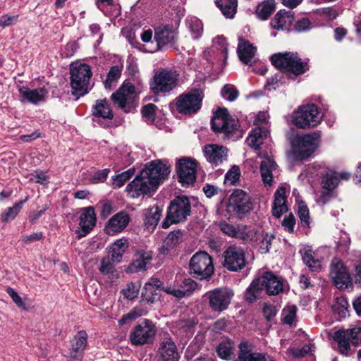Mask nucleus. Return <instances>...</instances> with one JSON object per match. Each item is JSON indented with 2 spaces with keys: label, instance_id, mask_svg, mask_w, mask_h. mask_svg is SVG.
<instances>
[{
  "label": "nucleus",
  "instance_id": "nucleus-1",
  "mask_svg": "<svg viewBox=\"0 0 361 361\" xmlns=\"http://www.w3.org/2000/svg\"><path fill=\"white\" fill-rule=\"evenodd\" d=\"M170 165L161 160L152 161L146 164L139 175L126 186V191L133 198L149 193L169 174Z\"/></svg>",
  "mask_w": 361,
  "mask_h": 361
},
{
  "label": "nucleus",
  "instance_id": "nucleus-2",
  "mask_svg": "<svg viewBox=\"0 0 361 361\" xmlns=\"http://www.w3.org/2000/svg\"><path fill=\"white\" fill-rule=\"evenodd\" d=\"M318 133H306L295 137L292 141L290 158L294 161H303L309 158L319 145Z\"/></svg>",
  "mask_w": 361,
  "mask_h": 361
},
{
  "label": "nucleus",
  "instance_id": "nucleus-3",
  "mask_svg": "<svg viewBox=\"0 0 361 361\" xmlns=\"http://www.w3.org/2000/svg\"><path fill=\"white\" fill-rule=\"evenodd\" d=\"M70 74L73 94L80 97L87 94L90 90V80L92 75L90 66L80 62L72 63Z\"/></svg>",
  "mask_w": 361,
  "mask_h": 361
},
{
  "label": "nucleus",
  "instance_id": "nucleus-4",
  "mask_svg": "<svg viewBox=\"0 0 361 361\" xmlns=\"http://www.w3.org/2000/svg\"><path fill=\"white\" fill-rule=\"evenodd\" d=\"M271 63L278 69L302 75L309 70L308 61H302L297 52H283L273 54Z\"/></svg>",
  "mask_w": 361,
  "mask_h": 361
},
{
  "label": "nucleus",
  "instance_id": "nucleus-5",
  "mask_svg": "<svg viewBox=\"0 0 361 361\" xmlns=\"http://www.w3.org/2000/svg\"><path fill=\"white\" fill-rule=\"evenodd\" d=\"M323 114L317 105L309 104L302 105L291 115V122L298 128H314L320 123Z\"/></svg>",
  "mask_w": 361,
  "mask_h": 361
},
{
  "label": "nucleus",
  "instance_id": "nucleus-6",
  "mask_svg": "<svg viewBox=\"0 0 361 361\" xmlns=\"http://www.w3.org/2000/svg\"><path fill=\"white\" fill-rule=\"evenodd\" d=\"M214 271L212 257L207 252L200 251L192 255L189 263V272L192 276L200 280H207Z\"/></svg>",
  "mask_w": 361,
  "mask_h": 361
},
{
  "label": "nucleus",
  "instance_id": "nucleus-7",
  "mask_svg": "<svg viewBox=\"0 0 361 361\" xmlns=\"http://www.w3.org/2000/svg\"><path fill=\"white\" fill-rule=\"evenodd\" d=\"M191 207L189 200L185 196H178L171 201L168 214L162 222V228H168L172 224L183 221L190 216Z\"/></svg>",
  "mask_w": 361,
  "mask_h": 361
},
{
  "label": "nucleus",
  "instance_id": "nucleus-8",
  "mask_svg": "<svg viewBox=\"0 0 361 361\" xmlns=\"http://www.w3.org/2000/svg\"><path fill=\"white\" fill-rule=\"evenodd\" d=\"M157 331L155 324L152 321L145 319L132 329L129 336L130 341L136 346L152 344Z\"/></svg>",
  "mask_w": 361,
  "mask_h": 361
},
{
  "label": "nucleus",
  "instance_id": "nucleus-9",
  "mask_svg": "<svg viewBox=\"0 0 361 361\" xmlns=\"http://www.w3.org/2000/svg\"><path fill=\"white\" fill-rule=\"evenodd\" d=\"M329 277L334 285L340 290L353 288L351 274L343 262L337 257L331 262Z\"/></svg>",
  "mask_w": 361,
  "mask_h": 361
},
{
  "label": "nucleus",
  "instance_id": "nucleus-10",
  "mask_svg": "<svg viewBox=\"0 0 361 361\" xmlns=\"http://www.w3.org/2000/svg\"><path fill=\"white\" fill-rule=\"evenodd\" d=\"M234 295L233 291L228 288H218L207 292L204 297L209 302L210 309L221 313L227 310Z\"/></svg>",
  "mask_w": 361,
  "mask_h": 361
},
{
  "label": "nucleus",
  "instance_id": "nucleus-11",
  "mask_svg": "<svg viewBox=\"0 0 361 361\" xmlns=\"http://www.w3.org/2000/svg\"><path fill=\"white\" fill-rule=\"evenodd\" d=\"M178 75L173 70L163 69L156 73L150 84L152 90L156 94L171 92L176 87Z\"/></svg>",
  "mask_w": 361,
  "mask_h": 361
},
{
  "label": "nucleus",
  "instance_id": "nucleus-12",
  "mask_svg": "<svg viewBox=\"0 0 361 361\" xmlns=\"http://www.w3.org/2000/svg\"><path fill=\"white\" fill-rule=\"evenodd\" d=\"M202 98V92L200 90L183 94L176 99L177 111L185 115L195 114L200 109Z\"/></svg>",
  "mask_w": 361,
  "mask_h": 361
},
{
  "label": "nucleus",
  "instance_id": "nucleus-13",
  "mask_svg": "<svg viewBox=\"0 0 361 361\" xmlns=\"http://www.w3.org/2000/svg\"><path fill=\"white\" fill-rule=\"evenodd\" d=\"M212 128L216 132L229 135L238 131V121L229 115L226 109H219L212 119Z\"/></svg>",
  "mask_w": 361,
  "mask_h": 361
},
{
  "label": "nucleus",
  "instance_id": "nucleus-14",
  "mask_svg": "<svg viewBox=\"0 0 361 361\" xmlns=\"http://www.w3.org/2000/svg\"><path fill=\"white\" fill-rule=\"evenodd\" d=\"M219 228L224 234L246 242L256 241L259 239V231L250 229L245 226H235L224 221L219 224Z\"/></svg>",
  "mask_w": 361,
  "mask_h": 361
},
{
  "label": "nucleus",
  "instance_id": "nucleus-15",
  "mask_svg": "<svg viewBox=\"0 0 361 361\" xmlns=\"http://www.w3.org/2000/svg\"><path fill=\"white\" fill-rule=\"evenodd\" d=\"M223 265L232 271H238L245 267L244 250L235 245L228 247L224 252Z\"/></svg>",
  "mask_w": 361,
  "mask_h": 361
},
{
  "label": "nucleus",
  "instance_id": "nucleus-16",
  "mask_svg": "<svg viewBox=\"0 0 361 361\" xmlns=\"http://www.w3.org/2000/svg\"><path fill=\"white\" fill-rule=\"evenodd\" d=\"M176 171L183 186L192 185L196 180L197 163L190 158H182L176 164Z\"/></svg>",
  "mask_w": 361,
  "mask_h": 361
},
{
  "label": "nucleus",
  "instance_id": "nucleus-17",
  "mask_svg": "<svg viewBox=\"0 0 361 361\" xmlns=\"http://www.w3.org/2000/svg\"><path fill=\"white\" fill-rule=\"evenodd\" d=\"M135 87L130 82H125L111 95L114 104H117L126 112L130 111L135 100Z\"/></svg>",
  "mask_w": 361,
  "mask_h": 361
},
{
  "label": "nucleus",
  "instance_id": "nucleus-18",
  "mask_svg": "<svg viewBox=\"0 0 361 361\" xmlns=\"http://www.w3.org/2000/svg\"><path fill=\"white\" fill-rule=\"evenodd\" d=\"M97 216L93 207L82 208L80 212L78 227L75 233L78 238L85 237L95 226Z\"/></svg>",
  "mask_w": 361,
  "mask_h": 361
},
{
  "label": "nucleus",
  "instance_id": "nucleus-19",
  "mask_svg": "<svg viewBox=\"0 0 361 361\" xmlns=\"http://www.w3.org/2000/svg\"><path fill=\"white\" fill-rule=\"evenodd\" d=\"M256 279L260 287L265 290L268 295H276L283 290V281L271 272H265Z\"/></svg>",
  "mask_w": 361,
  "mask_h": 361
},
{
  "label": "nucleus",
  "instance_id": "nucleus-20",
  "mask_svg": "<svg viewBox=\"0 0 361 361\" xmlns=\"http://www.w3.org/2000/svg\"><path fill=\"white\" fill-rule=\"evenodd\" d=\"M204 154L207 161L216 167L227 160L228 149L222 145H207L204 148Z\"/></svg>",
  "mask_w": 361,
  "mask_h": 361
},
{
  "label": "nucleus",
  "instance_id": "nucleus-21",
  "mask_svg": "<svg viewBox=\"0 0 361 361\" xmlns=\"http://www.w3.org/2000/svg\"><path fill=\"white\" fill-rule=\"evenodd\" d=\"M299 252L302 256L303 262L310 271L317 272L322 269V258L318 255L317 252L313 250L312 246L302 244L300 246Z\"/></svg>",
  "mask_w": 361,
  "mask_h": 361
},
{
  "label": "nucleus",
  "instance_id": "nucleus-22",
  "mask_svg": "<svg viewBox=\"0 0 361 361\" xmlns=\"http://www.w3.org/2000/svg\"><path fill=\"white\" fill-rule=\"evenodd\" d=\"M130 216L126 212H120L109 219L104 227L108 235H114L122 232L128 226Z\"/></svg>",
  "mask_w": 361,
  "mask_h": 361
},
{
  "label": "nucleus",
  "instance_id": "nucleus-23",
  "mask_svg": "<svg viewBox=\"0 0 361 361\" xmlns=\"http://www.w3.org/2000/svg\"><path fill=\"white\" fill-rule=\"evenodd\" d=\"M153 258L152 251L147 249H139L135 251L131 264L128 267L127 271L136 273L147 269Z\"/></svg>",
  "mask_w": 361,
  "mask_h": 361
},
{
  "label": "nucleus",
  "instance_id": "nucleus-24",
  "mask_svg": "<svg viewBox=\"0 0 361 361\" xmlns=\"http://www.w3.org/2000/svg\"><path fill=\"white\" fill-rule=\"evenodd\" d=\"M93 121L102 126L103 121H111L114 118V113L111 103L106 99H98L92 106Z\"/></svg>",
  "mask_w": 361,
  "mask_h": 361
},
{
  "label": "nucleus",
  "instance_id": "nucleus-25",
  "mask_svg": "<svg viewBox=\"0 0 361 361\" xmlns=\"http://www.w3.org/2000/svg\"><path fill=\"white\" fill-rule=\"evenodd\" d=\"M157 361H178L179 356L175 343L171 338L163 339L157 351Z\"/></svg>",
  "mask_w": 361,
  "mask_h": 361
},
{
  "label": "nucleus",
  "instance_id": "nucleus-26",
  "mask_svg": "<svg viewBox=\"0 0 361 361\" xmlns=\"http://www.w3.org/2000/svg\"><path fill=\"white\" fill-rule=\"evenodd\" d=\"M176 39V32L174 29L168 25L160 26L155 30L154 39L157 42V47L154 51L164 46L172 45Z\"/></svg>",
  "mask_w": 361,
  "mask_h": 361
},
{
  "label": "nucleus",
  "instance_id": "nucleus-27",
  "mask_svg": "<svg viewBox=\"0 0 361 361\" xmlns=\"http://www.w3.org/2000/svg\"><path fill=\"white\" fill-rule=\"evenodd\" d=\"M234 361H274L265 353H252L247 342H241L239 345L238 357Z\"/></svg>",
  "mask_w": 361,
  "mask_h": 361
},
{
  "label": "nucleus",
  "instance_id": "nucleus-28",
  "mask_svg": "<svg viewBox=\"0 0 361 361\" xmlns=\"http://www.w3.org/2000/svg\"><path fill=\"white\" fill-rule=\"evenodd\" d=\"M259 157L260 161V174L265 187H271L273 183V171L276 170L275 161L268 156Z\"/></svg>",
  "mask_w": 361,
  "mask_h": 361
},
{
  "label": "nucleus",
  "instance_id": "nucleus-29",
  "mask_svg": "<svg viewBox=\"0 0 361 361\" xmlns=\"http://www.w3.org/2000/svg\"><path fill=\"white\" fill-rule=\"evenodd\" d=\"M294 21L293 12L280 10L270 21L271 27L277 30H288Z\"/></svg>",
  "mask_w": 361,
  "mask_h": 361
},
{
  "label": "nucleus",
  "instance_id": "nucleus-30",
  "mask_svg": "<svg viewBox=\"0 0 361 361\" xmlns=\"http://www.w3.org/2000/svg\"><path fill=\"white\" fill-rule=\"evenodd\" d=\"M163 283L156 277H152L144 286L142 297L148 302L152 303L158 298Z\"/></svg>",
  "mask_w": 361,
  "mask_h": 361
},
{
  "label": "nucleus",
  "instance_id": "nucleus-31",
  "mask_svg": "<svg viewBox=\"0 0 361 361\" xmlns=\"http://www.w3.org/2000/svg\"><path fill=\"white\" fill-rule=\"evenodd\" d=\"M287 210L286 188L284 185H281L275 192L272 213L275 217L280 218Z\"/></svg>",
  "mask_w": 361,
  "mask_h": 361
},
{
  "label": "nucleus",
  "instance_id": "nucleus-32",
  "mask_svg": "<svg viewBox=\"0 0 361 361\" xmlns=\"http://www.w3.org/2000/svg\"><path fill=\"white\" fill-rule=\"evenodd\" d=\"M256 53V47H255L248 41L239 39L238 46V54L240 60L245 63L249 64L252 62Z\"/></svg>",
  "mask_w": 361,
  "mask_h": 361
},
{
  "label": "nucleus",
  "instance_id": "nucleus-33",
  "mask_svg": "<svg viewBox=\"0 0 361 361\" xmlns=\"http://www.w3.org/2000/svg\"><path fill=\"white\" fill-rule=\"evenodd\" d=\"M161 211L157 206L145 210V226L149 232H153L160 220Z\"/></svg>",
  "mask_w": 361,
  "mask_h": 361
},
{
  "label": "nucleus",
  "instance_id": "nucleus-34",
  "mask_svg": "<svg viewBox=\"0 0 361 361\" xmlns=\"http://www.w3.org/2000/svg\"><path fill=\"white\" fill-rule=\"evenodd\" d=\"M129 243L126 238H120L116 240L109 247V253L112 259L117 262L121 261L123 254L128 250Z\"/></svg>",
  "mask_w": 361,
  "mask_h": 361
},
{
  "label": "nucleus",
  "instance_id": "nucleus-35",
  "mask_svg": "<svg viewBox=\"0 0 361 361\" xmlns=\"http://www.w3.org/2000/svg\"><path fill=\"white\" fill-rule=\"evenodd\" d=\"M350 174L348 173L338 174L336 172H330L324 177L322 180V187L328 191L334 190L338 185L340 179H348Z\"/></svg>",
  "mask_w": 361,
  "mask_h": 361
},
{
  "label": "nucleus",
  "instance_id": "nucleus-36",
  "mask_svg": "<svg viewBox=\"0 0 361 361\" xmlns=\"http://www.w3.org/2000/svg\"><path fill=\"white\" fill-rule=\"evenodd\" d=\"M334 339L338 343L339 352L343 355H350L351 341L348 338V332H345L343 329L338 330L335 332Z\"/></svg>",
  "mask_w": 361,
  "mask_h": 361
},
{
  "label": "nucleus",
  "instance_id": "nucleus-37",
  "mask_svg": "<svg viewBox=\"0 0 361 361\" xmlns=\"http://www.w3.org/2000/svg\"><path fill=\"white\" fill-rule=\"evenodd\" d=\"M268 130L264 128H256L252 130L248 137L247 142L251 147L257 149L263 143L264 138L268 135Z\"/></svg>",
  "mask_w": 361,
  "mask_h": 361
},
{
  "label": "nucleus",
  "instance_id": "nucleus-38",
  "mask_svg": "<svg viewBox=\"0 0 361 361\" xmlns=\"http://www.w3.org/2000/svg\"><path fill=\"white\" fill-rule=\"evenodd\" d=\"M275 9V1L266 0L257 5L256 7L255 13L259 19L262 20H266L272 14Z\"/></svg>",
  "mask_w": 361,
  "mask_h": 361
},
{
  "label": "nucleus",
  "instance_id": "nucleus-39",
  "mask_svg": "<svg viewBox=\"0 0 361 361\" xmlns=\"http://www.w3.org/2000/svg\"><path fill=\"white\" fill-rule=\"evenodd\" d=\"M215 4L226 18L234 17L237 9V0H216Z\"/></svg>",
  "mask_w": 361,
  "mask_h": 361
},
{
  "label": "nucleus",
  "instance_id": "nucleus-40",
  "mask_svg": "<svg viewBox=\"0 0 361 361\" xmlns=\"http://www.w3.org/2000/svg\"><path fill=\"white\" fill-rule=\"evenodd\" d=\"M47 93V90L44 87L35 90H24V99H26L30 103L37 104L45 100Z\"/></svg>",
  "mask_w": 361,
  "mask_h": 361
},
{
  "label": "nucleus",
  "instance_id": "nucleus-41",
  "mask_svg": "<svg viewBox=\"0 0 361 361\" xmlns=\"http://www.w3.org/2000/svg\"><path fill=\"white\" fill-rule=\"evenodd\" d=\"M249 195L242 190H235L231 195L230 201L239 210H244L249 202Z\"/></svg>",
  "mask_w": 361,
  "mask_h": 361
},
{
  "label": "nucleus",
  "instance_id": "nucleus-42",
  "mask_svg": "<svg viewBox=\"0 0 361 361\" xmlns=\"http://www.w3.org/2000/svg\"><path fill=\"white\" fill-rule=\"evenodd\" d=\"M181 235L182 233L179 231L171 232L164 241L163 245L160 249L161 252L164 254L173 249L179 243Z\"/></svg>",
  "mask_w": 361,
  "mask_h": 361
},
{
  "label": "nucleus",
  "instance_id": "nucleus-43",
  "mask_svg": "<svg viewBox=\"0 0 361 361\" xmlns=\"http://www.w3.org/2000/svg\"><path fill=\"white\" fill-rule=\"evenodd\" d=\"M234 345L231 341L222 342L216 347V351L219 357L231 360L234 357Z\"/></svg>",
  "mask_w": 361,
  "mask_h": 361
},
{
  "label": "nucleus",
  "instance_id": "nucleus-44",
  "mask_svg": "<svg viewBox=\"0 0 361 361\" xmlns=\"http://www.w3.org/2000/svg\"><path fill=\"white\" fill-rule=\"evenodd\" d=\"M188 27L191 32L192 38L198 39L202 35L203 25L200 20L196 17H191L187 20Z\"/></svg>",
  "mask_w": 361,
  "mask_h": 361
},
{
  "label": "nucleus",
  "instance_id": "nucleus-45",
  "mask_svg": "<svg viewBox=\"0 0 361 361\" xmlns=\"http://www.w3.org/2000/svg\"><path fill=\"white\" fill-rule=\"evenodd\" d=\"M262 290L263 289L260 287L255 279L246 290L245 294L246 301L253 302L259 296Z\"/></svg>",
  "mask_w": 361,
  "mask_h": 361
},
{
  "label": "nucleus",
  "instance_id": "nucleus-46",
  "mask_svg": "<svg viewBox=\"0 0 361 361\" xmlns=\"http://www.w3.org/2000/svg\"><path fill=\"white\" fill-rule=\"evenodd\" d=\"M87 343V334L85 331H80L73 338L71 348L84 353Z\"/></svg>",
  "mask_w": 361,
  "mask_h": 361
},
{
  "label": "nucleus",
  "instance_id": "nucleus-47",
  "mask_svg": "<svg viewBox=\"0 0 361 361\" xmlns=\"http://www.w3.org/2000/svg\"><path fill=\"white\" fill-rule=\"evenodd\" d=\"M332 308L334 312L341 318L345 317L348 314V303L344 297L336 298Z\"/></svg>",
  "mask_w": 361,
  "mask_h": 361
},
{
  "label": "nucleus",
  "instance_id": "nucleus-48",
  "mask_svg": "<svg viewBox=\"0 0 361 361\" xmlns=\"http://www.w3.org/2000/svg\"><path fill=\"white\" fill-rule=\"evenodd\" d=\"M135 173L134 167L128 169L112 178V184L114 188H121L128 180Z\"/></svg>",
  "mask_w": 361,
  "mask_h": 361
},
{
  "label": "nucleus",
  "instance_id": "nucleus-49",
  "mask_svg": "<svg viewBox=\"0 0 361 361\" xmlns=\"http://www.w3.org/2000/svg\"><path fill=\"white\" fill-rule=\"evenodd\" d=\"M298 214L300 219L301 226L303 228H309L310 227L309 209L303 202H300L298 204Z\"/></svg>",
  "mask_w": 361,
  "mask_h": 361
},
{
  "label": "nucleus",
  "instance_id": "nucleus-50",
  "mask_svg": "<svg viewBox=\"0 0 361 361\" xmlns=\"http://www.w3.org/2000/svg\"><path fill=\"white\" fill-rule=\"evenodd\" d=\"M147 312V310L141 307H134L129 313L123 316L118 322L119 325L125 324L128 320H134L140 317L146 315Z\"/></svg>",
  "mask_w": 361,
  "mask_h": 361
},
{
  "label": "nucleus",
  "instance_id": "nucleus-51",
  "mask_svg": "<svg viewBox=\"0 0 361 361\" xmlns=\"http://www.w3.org/2000/svg\"><path fill=\"white\" fill-rule=\"evenodd\" d=\"M197 288V283L194 280L188 278L183 281L179 290L183 294V298L190 296Z\"/></svg>",
  "mask_w": 361,
  "mask_h": 361
},
{
  "label": "nucleus",
  "instance_id": "nucleus-52",
  "mask_svg": "<svg viewBox=\"0 0 361 361\" xmlns=\"http://www.w3.org/2000/svg\"><path fill=\"white\" fill-rule=\"evenodd\" d=\"M121 74V68L118 66H114L109 70L106 79L104 82V86L107 89H111L113 84L120 78Z\"/></svg>",
  "mask_w": 361,
  "mask_h": 361
},
{
  "label": "nucleus",
  "instance_id": "nucleus-53",
  "mask_svg": "<svg viewBox=\"0 0 361 361\" xmlns=\"http://www.w3.org/2000/svg\"><path fill=\"white\" fill-rule=\"evenodd\" d=\"M23 202L20 201L16 203L13 207L8 208L1 214V221L3 222H8L13 220L21 209V204Z\"/></svg>",
  "mask_w": 361,
  "mask_h": 361
},
{
  "label": "nucleus",
  "instance_id": "nucleus-54",
  "mask_svg": "<svg viewBox=\"0 0 361 361\" xmlns=\"http://www.w3.org/2000/svg\"><path fill=\"white\" fill-rule=\"evenodd\" d=\"M221 94L224 99L233 102L238 98L239 92L233 85L227 84L222 88Z\"/></svg>",
  "mask_w": 361,
  "mask_h": 361
},
{
  "label": "nucleus",
  "instance_id": "nucleus-55",
  "mask_svg": "<svg viewBox=\"0 0 361 361\" xmlns=\"http://www.w3.org/2000/svg\"><path fill=\"white\" fill-rule=\"evenodd\" d=\"M324 167L319 164H313L308 166L301 173L309 178H314L323 174Z\"/></svg>",
  "mask_w": 361,
  "mask_h": 361
},
{
  "label": "nucleus",
  "instance_id": "nucleus-56",
  "mask_svg": "<svg viewBox=\"0 0 361 361\" xmlns=\"http://www.w3.org/2000/svg\"><path fill=\"white\" fill-rule=\"evenodd\" d=\"M240 169L237 166H233L225 175V183L235 185L240 178Z\"/></svg>",
  "mask_w": 361,
  "mask_h": 361
},
{
  "label": "nucleus",
  "instance_id": "nucleus-57",
  "mask_svg": "<svg viewBox=\"0 0 361 361\" xmlns=\"http://www.w3.org/2000/svg\"><path fill=\"white\" fill-rule=\"evenodd\" d=\"M156 109L157 106L153 104H148L142 108V117L147 123H152L154 121Z\"/></svg>",
  "mask_w": 361,
  "mask_h": 361
},
{
  "label": "nucleus",
  "instance_id": "nucleus-58",
  "mask_svg": "<svg viewBox=\"0 0 361 361\" xmlns=\"http://www.w3.org/2000/svg\"><path fill=\"white\" fill-rule=\"evenodd\" d=\"M297 307L295 305L287 306L283 311V322L287 324H293L295 322Z\"/></svg>",
  "mask_w": 361,
  "mask_h": 361
},
{
  "label": "nucleus",
  "instance_id": "nucleus-59",
  "mask_svg": "<svg viewBox=\"0 0 361 361\" xmlns=\"http://www.w3.org/2000/svg\"><path fill=\"white\" fill-rule=\"evenodd\" d=\"M348 332V338L353 345H357L361 343V327H353L348 329H343Z\"/></svg>",
  "mask_w": 361,
  "mask_h": 361
},
{
  "label": "nucleus",
  "instance_id": "nucleus-60",
  "mask_svg": "<svg viewBox=\"0 0 361 361\" xmlns=\"http://www.w3.org/2000/svg\"><path fill=\"white\" fill-rule=\"evenodd\" d=\"M114 262L116 261L112 259L111 257V258H104L101 262V266L99 267L100 272L103 274L111 273L114 267Z\"/></svg>",
  "mask_w": 361,
  "mask_h": 361
},
{
  "label": "nucleus",
  "instance_id": "nucleus-61",
  "mask_svg": "<svg viewBox=\"0 0 361 361\" xmlns=\"http://www.w3.org/2000/svg\"><path fill=\"white\" fill-rule=\"evenodd\" d=\"M123 293L126 298L133 300L138 295L139 286L133 283H129L127 285L126 288L123 290Z\"/></svg>",
  "mask_w": 361,
  "mask_h": 361
},
{
  "label": "nucleus",
  "instance_id": "nucleus-62",
  "mask_svg": "<svg viewBox=\"0 0 361 361\" xmlns=\"http://www.w3.org/2000/svg\"><path fill=\"white\" fill-rule=\"evenodd\" d=\"M262 239L259 243V250L262 253H267L269 250V247L274 236L268 233H262Z\"/></svg>",
  "mask_w": 361,
  "mask_h": 361
},
{
  "label": "nucleus",
  "instance_id": "nucleus-63",
  "mask_svg": "<svg viewBox=\"0 0 361 361\" xmlns=\"http://www.w3.org/2000/svg\"><path fill=\"white\" fill-rule=\"evenodd\" d=\"M351 276L353 283L354 282L357 287L361 288V260L355 264Z\"/></svg>",
  "mask_w": 361,
  "mask_h": 361
},
{
  "label": "nucleus",
  "instance_id": "nucleus-64",
  "mask_svg": "<svg viewBox=\"0 0 361 361\" xmlns=\"http://www.w3.org/2000/svg\"><path fill=\"white\" fill-rule=\"evenodd\" d=\"M214 47L224 54V57L227 58V42L225 37L220 36L216 37L214 41Z\"/></svg>",
  "mask_w": 361,
  "mask_h": 361
}]
</instances>
